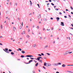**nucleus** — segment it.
<instances>
[{
	"mask_svg": "<svg viewBox=\"0 0 73 73\" xmlns=\"http://www.w3.org/2000/svg\"><path fill=\"white\" fill-rule=\"evenodd\" d=\"M30 59L31 60H33L34 59V58L31 57Z\"/></svg>",
	"mask_w": 73,
	"mask_h": 73,
	"instance_id": "obj_32",
	"label": "nucleus"
},
{
	"mask_svg": "<svg viewBox=\"0 0 73 73\" xmlns=\"http://www.w3.org/2000/svg\"><path fill=\"white\" fill-rule=\"evenodd\" d=\"M8 12H8V11H7V12H6V13H8Z\"/></svg>",
	"mask_w": 73,
	"mask_h": 73,
	"instance_id": "obj_45",
	"label": "nucleus"
},
{
	"mask_svg": "<svg viewBox=\"0 0 73 73\" xmlns=\"http://www.w3.org/2000/svg\"><path fill=\"white\" fill-rule=\"evenodd\" d=\"M27 57H33V56L31 55H28L26 56Z\"/></svg>",
	"mask_w": 73,
	"mask_h": 73,
	"instance_id": "obj_2",
	"label": "nucleus"
},
{
	"mask_svg": "<svg viewBox=\"0 0 73 73\" xmlns=\"http://www.w3.org/2000/svg\"><path fill=\"white\" fill-rule=\"evenodd\" d=\"M36 46V44H34V45H33V47L34 48V47H35V46Z\"/></svg>",
	"mask_w": 73,
	"mask_h": 73,
	"instance_id": "obj_16",
	"label": "nucleus"
},
{
	"mask_svg": "<svg viewBox=\"0 0 73 73\" xmlns=\"http://www.w3.org/2000/svg\"><path fill=\"white\" fill-rule=\"evenodd\" d=\"M1 29H2V28H3V26L2 25H1Z\"/></svg>",
	"mask_w": 73,
	"mask_h": 73,
	"instance_id": "obj_33",
	"label": "nucleus"
},
{
	"mask_svg": "<svg viewBox=\"0 0 73 73\" xmlns=\"http://www.w3.org/2000/svg\"><path fill=\"white\" fill-rule=\"evenodd\" d=\"M22 53H25V51H22Z\"/></svg>",
	"mask_w": 73,
	"mask_h": 73,
	"instance_id": "obj_18",
	"label": "nucleus"
},
{
	"mask_svg": "<svg viewBox=\"0 0 73 73\" xmlns=\"http://www.w3.org/2000/svg\"><path fill=\"white\" fill-rule=\"evenodd\" d=\"M58 65V64H56V63H55L53 64V65L54 66H57Z\"/></svg>",
	"mask_w": 73,
	"mask_h": 73,
	"instance_id": "obj_6",
	"label": "nucleus"
},
{
	"mask_svg": "<svg viewBox=\"0 0 73 73\" xmlns=\"http://www.w3.org/2000/svg\"><path fill=\"white\" fill-rule=\"evenodd\" d=\"M37 5L38 6L39 8H40V5L38 4H37Z\"/></svg>",
	"mask_w": 73,
	"mask_h": 73,
	"instance_id": "obj_26",
	"label": "nucleus"
},
{
	"mask_svg": "<svg viewBox=\"0 0 73 73\" xmlns=\"http://www.w3.org/2000/svg\"><path fill=\"white\" fill-rule=\"evenodd\" d=\"M62 67H65V66H66V65H65V64H63L62 65Z\"/></svg>",
	"mask_w": 73,
	"mask_h": 73,
	"instance_id": "obj_10",
	"label": "nucleus"
},
{
	"mask_svg": "<svg viewBox=\"0 0 73 73\" xmlns=\"http://www.w3.org/2000/svg\"><path fill=\"white\" fill-rule=\"evenodd\" d=\"M67 72H68V73H72V72H71V71H68Z\"/></svg>",
	"mask_w": 73,
	"mask_h": 73,
	"instance_id": "obj_21",
	"label": "nucleus"
},
{
	"mask_svg": "<svg viewBox=\"0 0 73 73\" xmlns=\"http://www.w3.org/2000/svg\"><path fill=\"white\" fill-rule=\"evenodd\" d=\"M26 28H28V26H27L26 27Z\"/></svg>",
	"mask_w": 73,
	"mask_h": 73,
	"instance_id": "obj_53",
	"label": "nucleus"
},
{
	"mask_svg": "<svg viewBox=\"0 0 73 73\" xmlns=\"http://www.w3.org/2000/svg\"><path fill=\"white\" fill-rule=\"evenodd\" d=\"M53 42L54 44V43H55V41H53Z\"/></svg>",
	"mask_w": 73,
	"mask_h": 73,
	"instance_id": "obj_59",
	"label": "nucleus"
},
{
	"mask_svg": "<svg viewBox=\"0 0 73 73\" xmlns=\"http://www.w3.org/2000/svg\"><path fill=\"white\" fill-rule=\"evenodd\" d=\"M40 58H42L40 56H39L38 57V58H37V60H38V61H39V60H40Z\"/></svg>",
	"mask_w": 73,
	"mask_h": 73,
	"instance_id": "obj_3",
	"label": "nucleus"
},
{
	"mask_svg": "<svg viewBox=\"0 0 73 73\" xmlns=\"http://www.w3.org/2000/svg\"><path fill=\"white\" fill-rule=\"evenodd\" d=\"M46 54H48V56H50V54H49L48 53H47Z\"/></svg>",
	"mask_w": 73,
	"mask_h": 73,
	"instance_id": "obj_25",
	"label": "nucleus"
},
{
	"mask_svg": "<svg viewBox=\"0 0 73 73\" xmlns=\"http://www.w3.org/2000/svg\"><path fill=\"white\" fill-rule=\"evenodd\" d=\"M39 62H41V63H42V60H39Z\"/></svg>",
	"mask_w": 73,
	"mask_h": 73,
	"instance_id": "obj_14",
	"label": "nucleus"
},
{
	"mask_svg": "<svg viewBox=\"0 0 73 73\" xmlns=\"http://www.w3.org/2000/svg\"><path fill=\"white\" fill-rule=\"evenodd\" d=\"M19 50H20V51H21V49L20 48H19Z\"/></svg>",
	"mask_w": 73,
	"mask_h": 73,
	"instance_id": "obj_24",
	"label": "nucleus"
},
{
	"mask_svg": "<svg viewBox=\"0 0 73 73\" xmlns=\"http://www.w3.org/2000/svg\"><path fill=\"white\" fill-rule=\"evenodd\" d=\"M47 31H50V29H47Z\"/></svg>",
	"mask_w": 73,
	"mask_h": 73,
	"instance_id": "obj_37",
	"label": "nucleus"
},
{
	"mask_svg": "<svg viewBox=\"0 0 73 73\" xmlns=\"http://www.w3.org/2000/svg\"><path fill=\"white\" fill-rule=\"evenodd\" d=\"M41 54L42 55V56H44V54L43 53H41Z\"/></svg>",
	"mask_w": 73,
	"mask_h": 73,
	"instance_id": "obj_42",
	"label": "nucleus"
},
{
	"mask_svg": "<svg viewBox=\"0 0 73 73\" xmlns=\"http://www.w3.org/2000/svg\"><path fill=\"white\" fill-rule=\"evenodd\" d=\"M51 5H54V4H53V3H51Z\"/></svg>",
	"mask_w": 73,
	"mask_h": 73,
	"instance_id": "obj_36",
	"label": "nucleus"
},
{
	"mask_svg": "<svg viewBox=\"0 0 73 73\" xmlns=\"http://www.w3.org/2000/svg\"><path fill=\"white\" fill-rule=\"evenodd\" d=\"M53 29H54L53 27H52V29H52V30H53Z\"/></svg>",
	"mask_w": 73,
	"mask_h": 73,
	"instance_id": "obj_46",
	"label": "nucleus"
},
{
	"mask_svg": "<svg viewBox=\"0 0 73 73\" xmlns=\"http://www.w3.org/2000/svg\"><path fill=\"white\" fill-rule=\"evenodd\" d=\"M61 63H60V62H59V63H58V65H61Z\"/></svg>",
	"mask_w": 73,
	"mask_h": 73,
	"instance_id": "obj_38",
	"label": "nucleus"
},
{
	"mask_svg": "<svg viewBox=\"0 0 73 73\" xmlns=\"http://www.w3.org/2000/svg\"><path fill=\"white\" fill-rule=\"evenodd\" d=\"M43 68H44V69H45L46 68H45V67L44 66H43Z\"/></svg>",
	"mask_w": 73,
	"mask_h": 73,
	"instance_id": "obj_34",
	"label": "nucleus"
},
{
	"mask_svg": "<svg viewBox=\"0 0 73 73\" xmlns=\"http://www.w3.org/2000/svg\"><path fill=\"white\" fill-rule=\"evenodd\" d=\"M56 11H58V9H56Z\"/></svg>",
	"mask_w": 73,
	"mask_h": 73,
	"instance_id": "obj_44",
	"label": "nucleus"
},
{
	"mask_svg": "<svg viewBox=\"0 0 73 73\" xmlns=\"http://www.w3.org/2000/svg\"><path fill=\"white\" fill-rule=\"evenodd\" d=\"M71 14H73V13L72 12H71Z\"/></svg>",
	"mask_w": 73,
	"mask_h": 73,
	"instance_id": "obj_63",
	"label": "nucleus"
},
{
	"mask_svg": "<svg viewBox=\"0 0 73 73\" xmlns=\"http://www.w3.org/2000/svg\"><path fill=\"white\" fill-rule=\"evenodd\" d=\"M66 11H68V9H66Z\"/></svg>",
	"mask_w": 73,
	"mask_h": 73,
	"instance_id": "obj_48",
	"label": "nucleus"
},
{
	"mask_svg": "<svg viewBox=\"0 0 73 73\" xmlns=\"http://www.w3.org/2000/svg\"><path fill=\"white\" fill-rule=\"evenodd\" d=\"M56 73H60V72H56Z\"/></svg>",
	"mask_w": 73,
	"mask_h": 73,
	"instance_id": "obj_55",
	"label": "nucleus"
},
{
	"mask_svg": "<svg viewBox=\"0 0 73 73\" xmlns=\"http://www.w3.org/2000/svg\"><path fill=\"white\" fill-rule=\"evenodd\" d=\"M29 15H32V14H31V13H30Z\"/></svg>",
	"mask_w": 73,
	"mask_h": 73,
	"instance_id": "obj_61",
	"label": "nucleus"
},
{
	"mask_svg": "<svg viewBox=\"0 0 73 73\" xmlns=\"http://www.w3.org/2000/svg\"><path fill=\"white\" fill-rule=\"evenodd\" d=\"M28 32H30V30L29 29L28 31Z\"/></svg>",
	"mask_w": 73,
	"mask_h": 73,
	"instance_id": "obj_52",
	"label": "nucleus"
},
{
	"mask_svg": "<svg viewBox=\"0 0 73 73\" xmlns=\"http://www.w3.org/2000/svg\"><path fill=\"white\" fill-rule=\"evenodd\" d=\"M48 45H46V46L45 47H44V48H48Z\"/></svg>",
	"mask_w": 73,
	"mask_h": 73,
	"instance_id": "obj_22",
	"label": "nucleus"
},
{
	"mask_svg": "<svg viewBox=\"0 0 73 73\" xmlns=\"http://www.w3.org/2000/svg\"><path fill=\"white\" fill-rule=\"evenodd\" d=\"M50 19H51V20H53V18L51 17V18H50Z\"/></svg>",
	"mask_w": 73,
	"mask_h": 73,
	"instance_id": "obj_41",
	"label": "nucleus"
},
{
	"mask_svg": "<svg viewBox=\"0 0 73 73\" xmlns=\"http://www.w3.org/2000/svg\"><path fill=\"white\" fill-rule=\"evenodd\" d=\"M38 56H41V55L40 54H38Z\"/></svg>",
	"mask_w": 73,
	"mask_h": 73,
	"instance_id": "obj_35",
	"label": "nucleus"
},
{
	"mask_svg": "<svg viewBox=\"0 0 73 73\" xmlns=\"http://www.w3.org/2000/svg\"><path fill=\"white\" fill-rule=\"evenodd\" d=\"M38 65V63H37L36 64H35V66H37Z\"/></svg>",
	"mask_w": 73,
	"mask_h": 73,
	"instance_id": "obj_15",
	"label": "nucleus"
},
{
	"mask_svg": "<svg viewBox=\"0 0 73 73\" xmlns=\"http://www.w3.org/2000/svg\"><path fill=\"white\" fill-rule=\"evenodd\" d=\"M38 19H40V18H41V15L40 14L39 15H38Z\"/></svg>",
	"mask_w": 73,
	"mask_h": 73,
	"instance_id": "obj_8",
	"label": "nucleus"
},
{
	"mask_svg": "<svg viewBox=\"0 0 73 73\" xmlns=\"http://www.w3.org/2000/svg\"><path fill=\"white\" fill-rule=\"evenodd\" d=\"M32 61H33V60H31L30 61H29V63H27V64H29V63H30V62H32Z\"/></svg>",
	"mask_w": 73,
	"mask_h": 73,
	"instance_id": "obj_9",
	"label": "nucleus"
},
{
	"mask_svg": "<svg viewBox=\"0 0 73 73\" xmlns=\"http://www.w3.org/2000/svg\"><path fill=\"white\" fill-rule=\"evenodd\" d=\"M66 54H66V52L64 53H63V55H66Z\"/></svg>",
	"mask_w": 73,
	"mask_h": 73,
	"instance_id": "obj_19",
	"label": "nucleus"
},
{
	"mask_svg": "<svg viewBox=\"0 0 73 73\" xmlns=\"http://www.w3.org/2000/svg\"><path fill=\"white\" fill-rule=\"evenodd\" d=\"M65 18H67V17L66 16H64Z\"/></svg>",
	"mask_w": 73,
	"mask_h": 73,
	"instance_id": "obj_40",
	"label": "nucleus"
},
{
	"mask_svg": "<svg viewBox=\"0 0 73 73\" xmlns=\"http://www.w3.org/2000/svg\"><path fill=\"white\" fill-rule=\"evenodd\" d=\"M63 12L64 13H65V11H64Z\"/></svg>",
	"mask_w": 73,
	"mask_h": 73,
	"instance_id": "obj_62",
	"label": "nucleus"
},
{
	"mask_svg": "<svg viewBox=\"0 0 73 73\" xmlns=\"http://www.w3.org/2000/svg\"><path fill=\"white\" fill-rule=\"evenodd\" d=\"M0 45H3V44L1 43H0Z\"/></svg>",
	"mask_w": 73,
	"mask_h": 73,
	"instance_id": "obj_54",
	"label": "nucleus"
},
{
	"mask_svg": "<svg viewBox=\"0 0 73 73\" xmlns=\"http://www.w3.org/2000/svg\"><path fill=\"white\" fill-rule=\"evenodd\" d=\"M11 54H12V55H13L14 54V53H13V52H11Z\"/></svg>",
	"mask_w": 73,
	"mask_h": 73,
	"instance_id": "obj_20",
	"label": "nucleus"
},
{
	"mask_svg": "<svg viewBox=\"0 0 73 73\" xmlns=\"http://www.w3.org/2000/svg\"><path fill=\"white\" fill-rule=\"evenodd\" d=\"M30 4L31 5V6H32V2H31V1H30Z\"/></svg>",
	"mask_w": 73,
	"mask_h": 73,
	"instance_id": "obj_13",
	"label": "nucleus"
},
{
	"mask_svg": "<svg viewBox=\"0 0 73 73\" xmlns=\"http://www.w3.org/2000/svg\"><path fill=\"white\" fill-rule=\"evenodd\" d=\"M27 60H29V58H27Z\"/></svg>",
	"mask_w": 73,
	"mask_h": 73,
	"instance_id": "obj_64",
	"label": "nucleus"
},
{
	"mask_svg": "<svg viewBox=\"0 0 73 73\" xmlns=\"http://www.w3.org/2000/svg\"><path fill=\"white\" fill-rule=\"evenodd\" d=\"M66 54H68V53H69L70 54V53H72V52H69V51H67L66 52Z\"/></svg>",
	"mask_w": 73,
	"mask_h": 73,
	"instance_id": "obj_5",
	"label": "nucleus"
},
{
	"mask_svg": "<svg viewBox=\"0 0 73 73\" xmlns=\"http://www.w3.org/2000/svg\"><path fill=\"white\" fill-rule=\"evenodd\" d=\"M9 52H12V50H11V49H10L9 50Z\"/></svg>",
	"mask_w": 73,
	"mask_h": 73,
	"instance_id": "obj_23",
	"label": "nucleus"
},
{
	"mask_svg": "<svg viewBox=\"0 0 73 73\" xmlns=\"http://www.w3.org/2000/svg\"><path fill=\"white\" fill-rule=\"evenodd\" d=\"M23 22H22V26L23 27Z\"/></svg>",
	"mask_w": 73,
	"mask_h": 73,
	"instance_id": "obj_43",
	"label": "nucleus"
},
{
	"mask_svg": "<svg viewBox=\"0 0 73 73\" xmlns=\"http://www.w3.org/2000/svg\"><path fill=\"white\" fill-rule=\"evenodd\" d=\"M58 31H61V29H58Z\"/></svg>",
	"mask_w": 73,
	"mask_h": 73,
	"instance_id": "obj_60",
	"label": "nucleus"
},
{
	"mask_svg": "<svg viewBox=\"0 0 73 73\" xmlns=\"http://www.w3.org/2000/svg\"><path fill=\"white\" fill-rule=\"evenodd\" d=\"M27 37H29V35H27Z\"/></svg>",
	"mask_w": 73,
	"mask_h": 73,
	"instance_id": "obj_57",
	"label": "nucleus"
},
{
	"mask_svg": "<svg viewBox=\"0 0 73 73\" xmlns=\"http://www.w3.org/2000/svg\"><path fill=\"white\" fill-rule=\"evenodd\" d=\"M43 58H44V59H46V58H45V57H43Z\"/></svg>",
	"mask_w": 73,
	"mask_h": 73,
	"instance_id": "obj_51",
	"label": "nucleus"
},
{
	"mask_svg": "<svg viewBox=\"0 0 73 73\" xmlns=\"http://www.w3.org/2000/svg\"><path fill=\"white\" fill-rule=\"evenodd\" d=\"M71 25L72 27H73V25L72 24H71Z\"/></svg>",
	"mask_w": 73,
	"mask_h": 73,
	"instance_id": "obj_56",
	"label": "nucleus"
},
{
	"mask_svg": "<svg viewBox=\"0 0 73 73\" xmlns=\"http://www.w3.org/2000/svg\"><path fill=\"white\" fill-rule=\"evenodd\" d=\"M49 2H51L52 1L51 0H49Z\"/></svg>",
	"mask_w": 73,
	"mask_h": 73,
	"instance_id": "obj_49",
	"label": "nucleus"
},
{
	"mask_svg": "<svg viewBox=\"0 0 73 73\" xmlns=\"http://www.w3.org/2000/svg\"><path fill=\"white\" fill-rule=\"evenodd\" d=\"M3 50L5 52L7 53H9V52L8 51V49L7 48H5V49H3Z\"/></svg>",
	"mask_w": 73,
	"mask_h": 73,
	"instance_id": "obj_1",
	"label": "nucleus"
},
{
	"mask_svg": "<svg viewBox=\"0 0 73 73\" xmlns=\"http://www.w3.org/2000/svg\"><path fill=\"white\" fill-rule=\"evenodd\" d=\"M21 58H23V57H24V56L23 55H21Z\"/></svg>",
	"mask_w": 73,
	"mask_h": 73,
	"instance_id": "obj_17",
	"label": "nucleus"
},
{
	"mask_svg": "<svg viewBox=\"0 0 73 73\" xmlns=\"http://www.w3.org/2000/svg\"><path fill=\"white\" fill-rule=\"evenodd\" d=\"M59 14L60 15H62V13H61V12H59Z\"/></svg>",
	"mask_w": 73,
	"mask_h": 73,
	"instance_id": "obj_39",
	"label": "nucleus"
},
{
	"mask_svg": "<svg viewBox=\"0 0 73 73\" xmlns=\"http://www.w3.org/2000/svg\"><path fill=\"white\" fill-rule=\"evenodd\" d=\"M15 5H17V3H15Z\"/></svg>",
	"mask_w": 73,
	"mask_h": 73,
	"instance_id": "obj_47",
	"label": "nucleus"
},
{
	"mask_svg": "<svg viewBox=\"0 0 73 73\" xmlns=\"http://www.w3.org/2000/svg\"><path fill=\"white\" fill-rule=\"evenodd\" d=\"M40 39L41 40V39H42V37H40Z\"/></svg>",
	"mask_w": 73,
	"mask_h": 73,
	"instance_id": "obj_58",
	"label": "nucleus"
},
{
	"mask_svg": "<svg viewBox=\"0 0 73 73\" xmlns=\"http://www.w3.org/2000/svg\"><path fill=\"white\" fill-rule=\"evenodd\" d=\"M61 24L60 25H62V26H64V23L63 22H61Z\"/></svg>",
	"mask_w": 73,
	"mask_h": 73,
	"instance_id": "obj_4",
	"label": "nucleus"
},
{
	"mask_svg": "<svg viewBox=\"0 0 73 73\" xmlns=\"http://www.w3.org/2000/svg\"><path fill=\"white\" fill-rule=\"evenodd\" d=\"M46 62H44V66H46Z\"/></svg>",
	"mask_w": 73,
	"mask_h": 73,
	"instance_id": "obj_11",
	"label": "nucleus"
},
{
	"mask_svg": "<svg viewBox=\"0 0 73 73\" xmlns=\"http://www.w3.org/2000/svg\"><path fill=\"white\" fill-rule=\"evenodd\" d=\"M16 27H13V30L14 31H16Z\"/></svg>",
	"mask_w": 73,
	"mask_h": 73,
	"instance_id": "obj_7",
	"label": "nucleus"
},
{
	"mask_svg": "<svg viewBox=\"0 0 73 73\" xmlns=\"http://www.w3.org/2000/svg\"><path fill=\"white\" fill-rule=\"evenodd\" d=\"M36 28H37V29H39V26H37V27Z\"/></svg>",
	"mask_w": 73,
	"mask_h": 73,
	"instance_id": "obj_31",
	"label": "nucleus"
},
{
	"mask_svg": "<svg viewBox=\"0 0 73 73\" xmlns=\"http://www.w3.org/2000/svg\"><path fill=\"white\" fill-rule=\"evenodd\" d=\"M44 21H46V19H45V18H44Z\"/></svg>",
	"mask_w": 73,
	"mask_h": 73,
	"instance_id": "obj_28",
	"label": "nucleus"
},
{
	"mask_svg": "<svg viewBox=\"0 0 73 73\" xmlns=\"http://www.w3.org/2000/svg\"><path fill=\"white\" fill-rule=\"evenodd\" d=\"M25 31H23V34H25Z\"/></svg>",
	"mask_w": 73,
	"mask_h": 73,
	"instance_id": "obj_27",
	"label": "nucleus"
},
{
	"mask_svg": "<svg viewBox=\"0 0 73 73\" xmlns=\"http://www.w3.org/2000/svg\"><path fill=\"white\" fill-rule=\"evenodd\" d=\"M56 19H57V20H60V18H59L58 17H57L56 18Z\"/></svg>",
	"mask_w": 73,
	"mask_h": 73,
	"instance_id": "obj_12",
	"label": "nucleus"
},
{
	"mask_svg": "<svg viewBox=\"0 0 73 73\" xmlns=\"http://www.w3.org/2000/svg\"><path fill=\"white\" fill-rule=\"evenodd\" d=\"M70 8L72 10H73V7H70Z\"/></svg>",
	"mask_w": 73,
	"mask_h": 73,
	"instance_id": "obj_30",
	"label": "nucleus"
},
{
	"mask_svg": "<svg viewBox=\"0 0 73 73\" xmlns=\"http://www.w3.org/2000/svg\"><path fill=\"white\" fill-rule=\"evenodd\" d=\"M19 28L20 29H21V28H22V27L21 26H20Z\"/></svg>",
	"mask_w": 73,
	"mask_h": 73,
	"instance_id": "obj_29",
	"label": "nucleus"
},
{
	"mask_svg": "<svg viewBox=\"0 0 73 73\" xmlns=\"http://www.w3.org/2000/svg\"><path fill=\"white\" fill-rule=\"evenodd\" d=\"M68 16H69V17H71V16H70V15H68Z\"/></svg>",
	"mask_w": 73,
	"mask_h": 73,
	"instance_id": "obj_50",
	"label": "nucleus"
}]
</instances>
